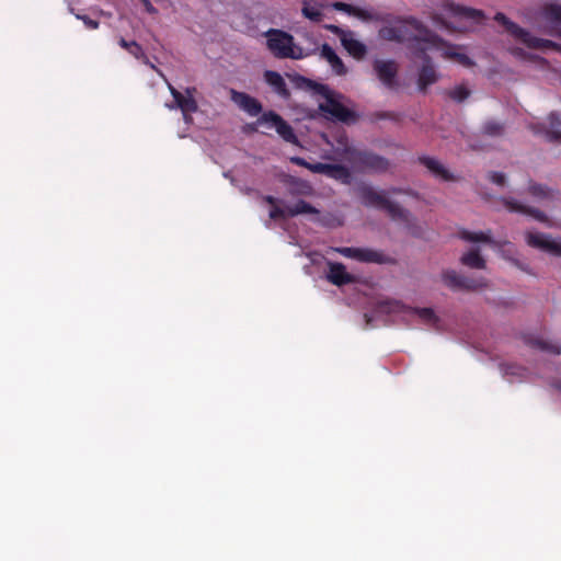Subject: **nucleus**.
<instances>
[{"instance_id":"f257e3e1","label":"nucleus","mask_w":561,"mask_h":561,"mask_svg":"<svg viewBox=\"0 0 561 561\" xmlns=\"http://www.w3.org/2000/svg\"><path fill=\"white\" fill-rule=\"evenodd\" d=\"M357 192L365 206L386 210L392 220L402 222L413 236H420L415 218L408 209L387 198L386 192H378L367 184L358 186Z\"/></svg>"},{"instance_id":"f03ea898","label":"nucleus","mask_w":561,"mask_h":561,"mask_svg":"<svg viewBox=\"0 0 561 561\" xmlns=\"http://www.w3.org/2000/svg\"><path fill=\"white\" fill-rule=\"evenodd\" d=\"M444 10L449 20L435 18V21L440 23L446 30L450 32H468L480 24L484 14L480 10L462 7L453 2H447Z\"/></svg>"},{"instance_id":"7ed1b4c3","label":"nucleus","mask_w":561,"mask_h":561,"mask_svg":"<svg viewBox=\"0 0 561 561\" xmlns=\"http://www.w3.org/2000/svg\"><path fill=\"white\" fill-rule=\"evenodd\" d=\"M396 32L398 43H410L413 48L423 54L425 51L422 48L439 43V36L415 19L400 21L396 24Z\"/></svg>"},{"instance_id":"20e7f679","label":"nucleus","mask_w":561,"mask_h":561,"mask_svg":"<svg viewBox=\"0 0 561 561\" xmlns=\"http://www.w3.org/2000/svg\"><path fill=\"white\" fill-rule=\"evenodd\" d=\"M343 159L358 173H385L390 168V161L371 150H362L347 146L342 152Z\"/></svg>"},{"instance_id":"39448f33","label":"nucleus","mask_w":561,"mask_h":561,"mask_svg":"<svg viewBox=\"0 0 561 561\" xmlns=\"http://www.w3.org/2000/svg\"><path fill=\"white\" fill-rule=\"evenodd\" d=\"M297 81L301 82L305 87L312 89L317 94H320L325 99L324 103H321L319 108L329 114L331 117L339 122L348 123L355 121L357 115L354 111L344 106L336 98L335 93L329 89L328 85L317 83L305 77H297Z\"/></svg>"},{"instance_id":"423d86ee","label":"nucleus","mask_w":561,"mask_h":561,"mask_svg":"<svg viewBox=\"0 0 561 561\" xmlns=\"http://www.w3.org/2000/svg\"><path fill=\"white\" fill-rule=\"evenodd\" d=\"M266 47L278 59H302L309 54L296 45L294 36L283 30L270 28L266 33Z\"/></svg>"},{"instance_id":"0eeeda50","label":"nucleus","mask_w":561,"mask_h":561,"mask_svg":"<svg viewBox=\"0 0 561 561\" xmlns=\"http://www.w3.org/2000/svg\"><path fill=\"white\" fill-rule=\"evenodd\" d=\"M493 19L496 22L501 23L502 25L506 26V28L510 33H512L518 41H520L523 44H525L529 48L541 49V50L560 49L559 45H557L556 43H553L549 39H543V38H538V37L531 36L528 32L519 28L518 26H516L513 23H510L506 20L505 15H503L501 13H497Z\"/></svg>"},{"instance_id":"6e6552de","label":"nucleus","mask_w":561,"mask_h":561,"mask_svg":"<svg viewBox=\"0 0 561 561\" xmlns=\"http://www.w3.org/2000/svg\"><path fill=\"white\" fill-rule=\"evenodd\" d=\"M442 279L444 284L454 291H473L486 287L488 285L485 278L462 275L454 270L445 271L442 275Z\"/></svg>"},{"instance_id":"1a4fd4ad","label":"nucleus","mask_w":561,"mask_h":561,"mask_svg":"<svg viewBox=\"0 0 561 561\" xmlns=\"http://www.w3.org/2000/svg\"><path fill=\"white\" fill-rule=\"evenodd\" d=\"M525 243L536 250L561 257V239L536 230L524 233Z\"/></svg>"},{"instance_id":"9d476101","label":"nucleus","mask_w":561,"mask_h":561,"mask_svg":"<svg viewBox=\"0 0 561 561\" xmlns=\"http://www.w3.org/2000/svg\"><path fill=\"white\" fill-rule=\"evenodd\" d=\"M536 25L541 33L561 36V5H547L537 16Z\"/></svg>"},{"instance_id":"9b49d317","label":"nucleus","mask_w":561,"mask_h":561,"mask_svg":"<svg viewBox=\"0 0 561 561\" xmlns=\"http://www.w3.org/2000/svg\"><path fill=\"white\" fill-rule=\"evenodd\" d=\"M324 28L340 38L342 46L353 58L360 60L366 56L367 47L354 37V32L345 31L334 24H327Z\"/></svg>"},{"instance_id":"f8f14e48","label":"nucleus","mask_w":561,"mask_h":561,"mask_svg":"<svg viewBox=\"0 0 561 561\" xmlns=\"http://www.w3.org/2000/svg\"><path fill=\"white\" fill-rule=\"evenodd\" d=\"M259 125H266L268 128H275L277 134L289 144L297 145L298 138L293 127L277 113L268 111L262 114L257 119Z\"/></svg>"},{"instance_id":"ddd939ff","label":"nucleus","mask_w":561,"mask_h":561,"mask_svg":"<svg viewBox=\"0 0 561 561\" xmlns=\"http://www.w3.org/2000/svg\"><path fill=\"white\" fill-rule=\"evenodd\" d=\"M169 90L171 95L174 99L175 107L180 108L184 121L188 122L192 119L191 114L197 112L198 105L196 100L194 99V93L196 92V88H186L185 94L178 91L173 85L169 84Z\"/></svg>"},{"instance_id":"4468645a","label":"nucleus","mask_w":561,"mask_h":561,"mask_svg":"<svg viewBox=\"0 0 561 561\" xmlns=\"http://www.w3.org/2000/svg\"><path fill=\"white\" fill-rule=\"evenodd\" d=\"M459 46L446 43L439 37V43L432 44L431 47L422 48L423 51L430 49H436L440 51V55L446 59H451L463 67H471L473 61L463 53L459 51Z\"/></svg>"},{"instance_id":"2eb2a0df","label":"nucleus","mask_w":561,"mask_h":561,"mask_svg":"<svg viewBox=\"0 0 561 561\" xmlns=\"http://www.w3.org/2000/svg\"><path fill=\"white\" fill-rule=\"evenodd\" d=\"M374 70L382 84L389 89L396 87L398 66L393 60L376 59L373 64Z\"/></svg>"},{"instance_id":"dca6fc26","label":"nucleus","mask_w":561,"mask_h":561,"mask_svg":"<svg viewBox=\"0 0 561 561\" xmlns=\"http://www.w3.org/2000/svg\"><path fill=\"white\" fill-rule=\"evenodd\" d=\"M231 100L251 116H257L262 112V104L244 92L231 90Z\"/></svg>"},{"instance_id":"f3484780","label":"nucleus","mask_w":561,"mask_h":561,"mask_svg":"<svg viewBox=\"0 0 561 561\" xmlns=\"http://www.w3.org/2000/svg\"><path fill=\"white\" fill-rule=\"evenodd\" d=\"M500 203H502L503 206H505L510 211H516L524 215H528L535 220L546 224L548 227L553 226L552 222L548 219V217L540 210L529 208L513 199L501 198Z\"/></svg>"},{"instance_id":"a211bd4d","label":"nucleus","mask_w":561,"mask_h":561,"mask_svg":"<svg viewBox=\"0 0 561 561\" xmlns=\"http://www.w3.org/2000/svg\"><path fill=\"white\" fill-rule=\"evenodd\" d=\"M328 280L335 286L353 284L355 277L346 271L344 264L339 262H329Z\"/></svg>"},{"instance_id":"6ab92c4d","label":"nucleus","mask_w":561,"mask_h":561,"mask_svg":"<svg viewBox=\"0 0 561 561\" xmlns=\"http://www.w3.org/2000/svg\"><path fill=\"white\" fill-rule=\"evenodd\" d=\"M438 73L434 66L431 64L428 56H424V65L420 69L417 85L419 90L425 92L427 88L438 81Z\"/></svg>"},{"instance_id":"aec40b11","label":"nucleus","mask_w":561,"mask_h":561,"mask_svg":"<svg viewBox=\"0 0 561 561\" xmlns=\"http://www.w3.org/2000/svg\"><path fill=\"white\" fill-rule=\"evenodd\" d=\"M320 56L325 59L336 76H345L347 68L335 50L327 43L321 46Z\"/></svg>"},{"instance_id":"412c9836","label":"nucleus","mask_w":561,"mask_h":561,"mask_svg":"<svg viewBox=\"0 0 561 561\" xmlns=\"http://www.w3.org/2000/svg\"><path fill=\"white\" fill-rule=\"evenodd\" d=\"M561 119L557 114H551L535 131L543 135L549 140L561 138Z\"/></svg>"},{"instance_id":"4be33fe9","label":"nucleus","mask_w":561,"mask_h":561,"mask_svg":"<svg viewBox=\"0 0 561 561\" xmlns=\"http://www.w3.org/2000/svg\"><path fill=\"white\" fill-rule=\"evenodd\" d=\"M264 79L266 83L277 93L279 96L284 99H288L290 96V92L287 89V84L284 78L276 71L266 70L264 72Z\"/></svg>"},{"instance_id":"5701e85b","label":"nucleus","mask_w":561,"mask_h":561,"mask_svg":"<svg viewBox=\"0 0 561 561\" xmlns=\"http://www.w3.org/2000/svg\"><path fill=\"white\" fill-rule=\"evenodd\" d=\"M419 162L426 167L434 175L444 181H453V174L436 159L427 156L419 157Z\"/></svg>"},{"instance_id":"b1692460","label":"nucleus","mask_w":561,"mask_h":561,"mask_svg":"<svg viewBox=\"0 0 561 561\" xmlns=\"http://www.w3.org/2000/svg\"><path fill=\"white\" fill-rule=\"evenodd\" d=\"M500 371L504 377H507L510 381L530 379V373L526 368L515 364H501Z\"/></svg>"},{"instance_id":"393cba45","label":"nucleus","mask_w":561,"mask_h":561,"mask_svg":"<svg viewBox=\"0 0 561 561\" xmlns=\"http://www.w3.org/2000/svg\"><path fill=\"white\" fill-rule=\"evenodd\" d=\"M356 261L382 264L387 262V259L380 251L367 248H357Z\"/></svg>"},{"instance_id":"a878e982","label":"nucleus","mask_w":561,"mask_h":561,"mask_svg":"<svg viewBox=\"0 0 561 561\" xmlns=\"http://www.w3.org/2000/svg\"><path fill=\"white\" fill-rule=\"evenodd\" d=\"M330 7L333 10L347 13L348 15L357 16L362 20H367L370 18V14L367 11H365L360 8H357L355 5L345 3V2H341V1L331 2Z\"/></svg>"},{"instance_id":"bb28decb","label":"nucleus","mask_w":561,"mask_h":561,"mask_svg":"<svg viewBox=\"0 0 561 561\" xmlns=\"http://www.w3.org/2000/svg\"><path fill=\"white\" fill-rule=\"evenodd\" d=\"M327 176L346 185L352 183V173L350 169L343 164H330Z\"/></svg>"},{"instance_id":"cd10ccee","label":"nucleus","mask_w":561,"mask_h":561,"mask_svg":"<svg viewBox=\"0 0 561 561\" xmlns=\"http://www.w3.org/2000/svg\"><path fill=\"white\" fill-rule=\"evenodd\" d=\"M460 262L470 268H484L485 260L480 255L479 249H471L467 253H465Z\"/></svg>"},{"instance_id":"c85d7f7f","label":"nucleus","mask_w":561,"mask_h":561,"mask_svg":"<svg viewBox=\"0 0 561 561\" xmlns=\"http://www.w3.org/2000/svg\"><path fill=\"white\" fill-rule=\"evenodd\" d=\"M118 44L122 48L126 49L135 58L141 60L145 64H149L147 55L145 54L142 47L137 42H128L122 37Z\"/></svg>"},{"instance_id":"c756f323","label":"nucleus","mask_w":561,"mask_h":561,"mask_svg":"<svg viewBox=\"0 0 561 561\" xmlns=\"http://www.w3.org/2000/svg\"><path fill=\"white\" fill-rule=\"evenodd\" d=\"M528 343L539 350V351H542V352H547V353H550V354H559L560 353V346L550 341V340H547L545 337H535V339H530L528 341Z\"/></svg>"},{"instance_id":"7c9ffc66","label":"nucleus","mask_w":561,"mask_h":561,"mask_svg":"<svg viewBox=\"0 0 561 561\" xmlns=\"http://www.w3.org/2000/svg\"><path fill=\"white\" fill-rule=\"evenodd\" d=\"M410 312L416 314L423 322L430 325H436L439 321L432 308H411Z\"/></svg>"},{"instance_id":"2f4dec72","label":"nucleus","mask_w":561,"mask_h":561,"mask_svg":"<svg viewBox=\"0 0 561 561\" xmlns=\"http://www.w3.org/2000/svg\"><path fill=\"white\" fill-rule=\"evenodd\" d=\"M318 210L304 199L298 201L294 206L287 207V215L290 217L299 214H317Z\"/></svg>"},{"instance_id":"473e14b6","label":"nucleus","mask_w":561,"mask_h":561,"mask_svg":"<svg viewBox=\"0 0 561 561\" xmlns=\"http://www.w3.org/2000/svg\"><path fill=\"white\" fill-rule=\"evenodd\" d=\"M459 238L468 241V242H490L491 237L485 232H470L467 230H461L459 232Z\"/></svg>"},{"instance_id":"72a5a7b5","label":"nucleus","mask_w":561,"mask_h":561,"mask_svg":"<svg viewBox=\"0 0 561 561\" xmlns=\"http://www.w3.org/2000/svg\"><path fill=\"white\" fill-rule=\"evenodd\" d=\"M446 94L457 103L463 102L470 95V90L463 85H457L446 92Z\"/></svg>"},{"instance_id":"f704fd0d","label":"nucleus","mask_w":561,"mask_h":561,"mask_svg":"<svg viewBox=\"0 0 561 561\" xmlns=\"http://www.w3.org/2000/svg\"><path fill=\"white\" fill-rule=\"evenodd\" d=\"M301 12L305 18L316 23H320L324 16L320 10L310 7L308 2L304 3Z\"/></svg>"},{"instance_id":"c9c22d12","label":"nucleus","mask_w":561,"mask_h":561,"mask_svg":"<svg viewBox=\"0 0 561 561\" xmlns=\"http://www.w3.org/2000/svg\"><path fill=\"white\" fill-rule=\"evenodd\" d=\"M379 36L386 41L397 42L396 24L391 26H385L379 31Z\"/></svg>"},{"instance_id":"e433bc0d","label":"nucleus","mask_w":561,"mask_h":561,"mask_svg":"<svg viewBox=\"0 0 561 561\" xmlns=\"http://www.w3.org/2000/svg\"><path fill=\"white\" fill-rule=\"evenodd\" d=\"M332 250L334 252L340 253L341 255H343L345 257L356 260L357 248L340 247V248H333Z\"/></svg>"},{"instance_id":"4c0bfd02","label":"nucleus","mask_w":561,"mask_h":561,"mask_svg":"<svg viewBox=\"0 0 561 561\" xmlns=\"http://www.w3.org/2000/svg\"><path fill=\"white\" fill-rule=\"evenodd\" d=\"M329 167H330V163L317 162V163H310L308 170L312 171L313 173L328 175Z\"/></svg>"},{"instance_id":"58836bf2","label":"nucleus","mask_w":561,"mask_h":561,"mask_svg":"<svg viewBox=\"0 0 561 561\" xmlns=\"http://www.w3.org/2000/svg\"><path fill=\"white\" fill-rule=\"evenodd\" d=\"M287 215V208L286 209H283L278 206H273L270 210V218L273 219V220H277V219H280V218H285Z\"/></svg>"},{"instance_id":"ea45409f","label":"nucleus","mask_w":561,"mask_h":561,"mask_svg":"<svg viewBox=\"0 0 561 561\" xmlns=\"http://www.w3.org/2000/svg\"><path fill=\"white\" fill-rule=\"evenodd\" d=\"M77 18L82 20L84 25L90 30H96L100 25L99 21L92 20L88 15H77Z\"/></svg>"},{"instance_id":"a19ab883","label":"nucleus","mask_w":561,"mask_h":561,"mask_svg":"<svg viewBox=\"0 0 561 561\" xmlns=\"http://www.w3.org/2000/svg\"><path fill=\"white\" fill-rule=\"evenodd\" d=\"M530 193L533 196L538 197V198H541V197H545L548 195L546 187H543L542 185H531Z\"/></svg>"},{"instance_id":"79ce46f5","label":"nucleus","mask_w":561,"mask_h":561,"mask_svg":"<svg viewBox=\"0 0 561 561\" xmlns=\"http://www.w3.org/2000/svg\"><path fill=\"white\" fill-rule=\"evenodd\" d=\"M140 3L144 5L145 10L149 14H157L158 10L152 5L150 0H139Z\"/></svg>"},{"instance_id":"37998d69","label":"nucleus","mask_w":561,"mask_h":561,"mask_svg":"<svg viewBox=\"0 0 561 561\" xmlns=\"http://www.w3.org/2000/svg\"><path fill=\"white\" fill-rule=\"evenodd\" d=\"M290 161L296 164V165H299V167H304L306 169H309V165L310 163L308 161H306L304 158L301 157H293L290 158Z\"/></svg>"},{"instance_id":"c03bdc74","label":"nucleus","mask_w":561,"mask_h":561,"mask_svg":"<svg viewBox=\"0 0 561 561\" xmlns=\"http://www.w3.org/2000/svg\"><path fill=\"white\" fill-rule=\"evenodd\" d=\"M493 184L504 186L505 185V176L502 173H493L492 178Z\"/></svg>"},{"instance_id":"a18cd8bd","label":"nucleus","mask_w":561,"mask_h":561,"mask_svg":"<svg viewBox=\"0 0 561 561\" xmlns=\"http://www.w3.org/2000/svg\"><path fill=\"white\" fill-rule=\"evenodd\" d=\"M388 194H392V195H399V194H410L411 191L410 190H405V188H401V187H390L388 191H387Z\"/></svg>"},{"instance_id":"49530a36","label":"nucleus","mask_w":561,"mask_h":561,"mask_svg":"<svg viewBox=\"0 0 561 561\" xmlns=\"http://www.w3.org/2000/svg\"><path fill=\"white\" fill-rule=\"evenodd\" d=\"M264 201L272 206H275L277 202L276 198L271 195L264 196Z\"/></svg>"},{"instance_id":"de8ad7c7","label":"nucleus","mask_w":561,"mask_h":561,"mask_svg":"<svg viewBox=\"0 0 561 561\" xmlns=\"http://www.w3.org/2000/svg\"><path fill=\"white\" fill-rule=\"evenodd\" d=\"M330 4H331V2L321 1V2L318 3V7L321 8V9H329V8H331Z\"/></svg>"},{"instance_id":"09e8293b","label":"nucleus","mask_w":561,"mask_h":561,"mask_svg":"<svg viewBox=\"0 0 561 561\" xmlns=\"http://www.w3.org/2000/svg\"><path fill=\"white\" fill-rule=\"evenodd\" d=\"M552 385L561 391V381H553Z\"/></svg>"},{"instance_id":"8fccbe9b","label":"nucleus","mask_w":561,"mask_h":561,"mask_svg":"<svg viewBox=\"0 0 561 561\" xmlns=\"http://www.w3.org/2000/svg\"><path fill=\"white\" fill-rule=\"evenodd\" d=\"M470 147H471L472 149H474V150H477V149H481V148H482L481 146H478V145H476V144H470Z\"/></svg>"},{"instance_id":"3c124183","label":"nucleus","mask_w":561,"mask_h":561,"mask_svg":"<svg viewBox=\"0 0 561 561\" xmlns=\"http://www.w3.org/2000/svg\"><path fill=\"white\" fill-rule=\"evenodd\" d=\"M484 131H485V133H490V131H491V127H490L489 125H485V126H484Z\"/></svg>"},{"instance_id":"603ef678","label":"nucleus","mask_w":561,"mask_h":561,"mask_svg":"<svg viewBox=\"0 0 561 561\" xmlns=\"http://www.w3.org/2000/svg\"><path fill=\"white\" fill-rule=\"evenodd\" d=\"M389 305H391V304L390 302H382L381 307H386V306H389Z\"/></svg>"}]
</instances>
